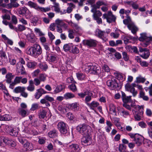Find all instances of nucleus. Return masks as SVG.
<instances>
[{
	"label": "nucleus",
	"instance_id": "1",
	"mask_svg": "<svg viewBox=\"0 0 152 152\" xmlns=\"http://www.w3.org/2000/svg\"><path fill=\"white\" fill-rule=\"evenodd\" d=\"M77 130L82 134L85 135L90 134L92 129L90 126L83 124L78 126L77 127Z\"/></svg>",
	"mask_w": 152,
	"mask_h": 152
},
{
	"label": "nucleus",
	"instance_id": "2",
	"mask_svg": "<svg viewBox=\"0 0 152 152\" xmlns=\"http://www.w3.org/2000/svg\"><path fill=\"white\" fill-rule=\"evenodd\" d=\"M106 83L109 88L111 90H117L120 88L116 80L114 78L108 80Z\"/></svg>",
	"mask_w": 152,
	"mask_h": 152
},
{
	"label": "nucleus",
	"instance_id": "3",
	"mask_svg": "<svg viewBox=\"0 0 152 152\" xmlns=\"http://www.w3.org/2000/svg\"><path fill=\"white\" fill-rule=\"evenodd\" d=\"M82 42L84 46L88 48H91L96 47L98 42L96 40L90 39L83 40V41Z\"/></svg>",
	"mask_w": 152,
	"mask_h": 152
},
{
	"label": "nucleus",
	"instance_id": "4",
	"mask_svg": "<svg viewBox=\"0 0 152 152\" xmlns=\"http://www.w3.org/2000/svg\"><path fill=\"white\" fill-rule=\"evenodd\" d=\"M140 35L138 40L140 41H145L146 42L144 43L142 45L144 47H147L149 44L150 41L152 40V37H148L145 33L141 34Z\"/></svg>",
	"mask_w": 152,
	"mask_h": 152
},
{
	"label": "nucleus",
	"instance_id": "5",
	"mask_svg": "<svg viewBox=\"0 0 152 152\" xmlns=\"http://www.w3.org/2000/svg\"><path fill=\"white\" fill-rule=\"evenodd\" d=\"M27 5L33 8L38 11H40L42 12H46L50 10V9L49 7L44 8L40 7L38 6L37 4L31 1L28 2Z\"/></svg>",
	"mask_w": 152,
	"mask_h": 152
},
{
	"label": "nucleus",
	"instance_id": "6",
	"mask_svg": "<svg viewBox=\"0 0 152 152\" xmlns=\"http://www.w3.org/2000/svg\"><path fill=\"white\" fill-rule=\"evenodd\" d=\"M125 87L126 90L132 93L133 96H135L136 95L137 92L134 88L136 87V84L134 83L131 84L128 83L125 85Z\"/></svg>",
	"mask_w": 152,
	"mask_h": 152
},
{
	"label": "nucleus",
	"instance_id": "7",
	"mask_svg": "<svg viewBox=\"0 0 152 152\" xmlns=\"http://www.w3.org/2000/svg\"><path fill=\"white\" fill-rule=\"evenodd\" d=\"M54 101L53 97L50 96L48 95H46L44 98L40 100V103L43 104H45V107H48L50 105L49 102H52Z\"/></svg>",
	"mask_w": 152,
	"mask_h": 152
},
{
	"label": "nucleus",
	"instance_id": "8",
	"mask_svg": "<svg viewBox=\"0 0 152 152\" xmlns=\"http://www.w3.org/2000/svg\"><path fill=\"white\" fill-rule=\"evenodd\" d=\"M103 18L104 19H106L107 22L109 23L115 21L116 20V17L111 11H109L107 13L104 14Z\"/></svg>",
	"mask_w": 152,
	"mask_h": 152
},
{
	"label": "nucleus",
	"instance_id": "9",
	"mask_svg": "<svg viewBox=\"0 0 152 152\" xmlns=\"http://www.w3.org/2000/svg\"><path fill=\"white\" fill-rule=\"evenodd\" d=\"M82 144L86 146L90 145L92 143V138L90 134L83 135L81 139Z\"/></svg>",
	"mask_w": 152,
	"mask_h": 152
},
{
	"label": "nucleus",
	"instance_id": "10",
	"mask_svg": "<svg viewBox=\"0 0 152 152\" xmlns=\"http://www.w3.org/2000/svg\"><path fill=\"white\" fill-rule=\"evenodd\" d=\"M57 128L62 134H66L67 132L68 127L66 124L63 122H59L57 125Z\"/></svg>",
	"mask_w": 152,
	"mask_h": 152
},
{
	"label": "nucleus",
	"instance_id": "11",
	"mask_svg": "<svg viewBox=\"0 0 152 152\" xmlns=\"http://www.w3.org/2000/svg\"><path fill=\"white\" fill-rule=\"evenodd\" d=\"M144 107L140 108L136 111L134 113V116L135 119L137 121H139L141 119L143 114Z\"/></svg>",
	"mask_w": 152,
	"mask_h": 152
},
{
	"label": "nucleus",
	"instance_id": "12",
	"mask_svg": "<svg viewBox=\"0 0 152 152\" xmlns=\"http://www.w3.org/2000/svg\"><path fill=\"white\" fill-rule=\"evenodd\" d=\"M95 32V35L102 39L103 41L106 42L107 40V39L105 37H104V35L105 33V31H102L97 28L96 29Z\"/></svg>",
	"mask_w": 152,
	"mask_h": 152
},
{
	"label": "nucleus",
	"instance_id": "13",
	"mask_svg": "<svg viewBox=\"0 0 152 152\" xmlns=\"http://www.w3.org/2000/svg\"><path fill=\"white\" fill-rule=\"evenodd\" d=\"M97 68V67L95 65H94L92 64L91 65H89L87 66L86 69L89 72L95 74L98 73V71H99V69Z\"/></svg>",
	"mask_w": 152,
	"mask_h": 152
},
{
	"label": "nucleus",
	"instance_id": "14",
	"mask_svg": "<svg viewBox=\"0 0 152 152\" xmlns=\"http://www.w3.org/2000/svg\"><path fill=\"white\" fill-rule=\"evenodd\" d=\"M144 140V137L138 134L136 135L134 139L133 140L135 144L138 146H140Z\"/></svg>",
	"mask_w": 152,
	"mask_h": 152
},
{
	"label": "nucleus",
	"instance_id": "15",
	"mask_svg": "<svg viewBox=\"0 0 152 152\" xmlns=\"http://www.w3.org/2000/svg\"><path fill=\"white\" fill-rule=\"evenodd\" d=\"M35 57H37L41 54L42 50L41 47L38 44L34 45Z\"/></svg>",
	"mask_w": 152,
	"mask_h": 152
},
{
	"label": "nucleus",
	"instance_id": "16",
	"mask_svg": "<svg viewBox=\"0 0 152 152\" xmlns=\"http://www.w3.org/2000/svg\"><path fill=\"white\" fill-rule=\"evenodd\" d=\"M18 13L20 15H25V16L30 15V12L29 10L26 7H23L19 8Z\"/></svg>",
	"mask_w": 152,
	"mask_h": 152
},
{
	"label": "nucleus",
	"instance_id": "17",
	"mask_svg": "<svg viewBox=\"0 0 152 152\" xmlns=\"http://www.w3.org/2000/svg\"><path fill=\"white\" fill-rule=\"evenodd\" d=\"M37 92L34 94V97L37 99H39L42 94L47 93V91L42 88L38 89L37 90Z\"/></svg>",
	"mask_w": 152,
	"mask_h": 152
},
{
	"label": "nucleus",
	"instance_id": "18",
	"mask_svg": "<svg viewBox=\"0 0 152 152\" xmlns=\"http://www.w3.org/2000/svg\"><path fill=\"white\" fill-rule=\"evenodd\" d=\"M127 27L130 30H131V32L134 34H136L138 30L137 27L134 23L132 22L129 23L127 25Z\"/></svg>",
	"mask_w": 152,
	"mask_h": 152
},
{
	"label": "nucleus",
	"instance_id": "19",
	"mask_svg": "<svg viewBox=\"0 0 152 152\" xmlns=\"http://www.w3.org/2000/svg\"><path fill=\"white\" fill-rule=\"evenodd\" d=\"M79 104L77 102L70 104L68 105V108L73 111H78L79 109Z\"/></svg>",
	"mask_w": 152,
	"mask_h": 152
},
{
	"label": "nucleus",
	"instance_id": "20",
	"mask_svg": "<svg viewBox=\"0 0 152 152\" xmlns=\"http://www.w3.org/2000/svg\"><path fill=\"white\" fill-rule=\"evenodd\" d=\"M55 24L56 26L63 27L65 29L67 28V25L63 21V20L59 19H57L55 20Z\"/></svg>",
	"mask_w": 152,
	"mask_h": 152
},
{
	"label": "nucleus",
	"instance_id": "21",
	"mask_svg": "<svg viewBox=\"0 0 152 152\" xmlns=\"http://www.w3.org/2000/svg\"><path fill=\"white\" fill-rule=\"evenodd\" d=\"M17 0H10V2L8 4L7 7L8 8L12 7H17L19 6V4L16 2Z\"/></svg>",
	"mask_w": 152,
	"mask_h": 152
},
{
	"label": "nucleus",
	"instance_id": "22",
	"mask_svg": "<svg viewBox=\"0 0 152 152\" xmlns=\"http://www.w3.org/2000/svg\"><path fill=\"white\" fill-rule=\"evenodd\" d=\"M121 96L123 101L124 103L130 102L131 100L132 96H126L125 93L122 91L121 92Z\"/></svg>",
	"mask_w": 152,
	"mask_h": 152
},
{
	"label": "nucleus",
	"instance_id": "23",
	"mask_svg": "<svg viewBox=\"0 0 152 152\" xmlns=\"http://www.w3.org/2000/svg\"><path fill=\"white\" fill-rule=\"evenodd\" d=\"M16 70L18 71V70L20 69V72L21 75H24L26 74V72L25 69L23 66L19 63H18L16 64Z\"/></svg>",
	"mask_w": 152,
	"mask_h": 152
},
{
	"label": "nucleus",
	"instance_id": "24",
	"mask_svg": "<svg viewBox=\"0 0 152 152\" xmlns=\"http://www.w3.org/2000/svg\"><path fill=\"white\" fill-rule=\"evenodd\" d=\"M65 86L64 84H61L58 85L55 88L53 93L56 94L61 91L65 88Z\"/></svg>",
	"mask_w": 152,
	"mask_h": 152
},
{
	"label": "nucleus",
	"instance_id": "25",
	"mask_svg": "<svg viewBox=\"0 0 152 152\" xmlns=\"http://www.w3.org/2000/svg\"><path fill=\"white\" fill-rule=\"evenodd\" d=\"M29 85L27 87V89L30 92H32L35 90V86L33 81L31 80L29 81Z\"/></svg>",
	"mask_w": 152,
	"mask_h": 152
},
{
	"label": "nucleus",
	"instance_id": "26",
	"mask_svg": "<svg viewBox=\"0 0 152 152\" xmlns=\"http://www.w3.org/2000/svg\"><path fill=\"white\" fill-rule=\"evenodd\" d=\"M34 53L35 52L34 45L30 48H28L26 51V53L28 54L35 57V55Z\"/></svg>",
	"mask_w": 152,
	"mask_h": 152
},
{
	"label": "nucleus",
	"instance_id": "27",
	"mask_svg": "<svg viewBox=\"0 0 152 152\" xmlns=\"http://www.w3.org/2000/svg\"><path fill=\"white\" fill-rule=\"evenodd\" d=\"M68 148L69 149L74 151L79 150L80 149L79 145L76 143H73L69 145Z\"/></svg>",
	"mask_w": 152,
	"mask_h": 152
},
{
	"label": "nucleus",
	"instance_id": "28",
	"mask_svg": "<svg viewBox=\"0 0 152 152\" xmlns=\"http://www.w3.org/2000/svg\"><path fill=\"white\" fill-rule=\"evenodd\" d=\"M27 40L30 42L34 43L35 42L34 35L32 34H29L26 36Z\"/></svg>",
	"mask_w": 152,
	"mask_h": 152
},
{
	"label": "nucleus",
	"instance_id": "29",
	"mask_svg": "<svg viewBox=\"0 0 152 152\" xmlns=\"http://www.w3.org/2000/svg\"><path fill=\"white\" fill-rule=\"evenodd\" d=\"M134 39V37L130 35L125 36L124 38V41L125 44H127L129 42H131L130 40H133Z\"/></svg>",
	"mask_w": 152,
	"mask_h": 152
},
{
	"label": "nucleus",
	"instance_id": "30",
	"mask_svg": "<svg viewBox=\"0 0 152 152\" xmlns=\"http://www.w3.org/2000/svg\"><path fill=\"white\" fill-rule=\"evenodd\" d=\"M73 48V44L72 43H68L65 44L63 46V49L64 51L67 52L71 51V48Z\"/></svg>",
	"mask_w": 152,
	"mask_h": 152
},
{
	"label": "nucleus",
	"instance_id": "31",
	"mask_svg": "<svg viewBox=\"0 0 152 152\" xmlns=\"http://www.w3.org/2000/svg\"><path fill=\"white\" fill-rule=\"evenodd\" d=\"M110 111L112 114L116 115L115 107L113 104H110L109 105Z\"/></svg>",
	"mask_w": 152,
	"mask_h": 152
},
{
	"label": "nucleus",
	"instance_id": "32",
	"mask_svg": "<svg viewBox=\"0 0 152 152\" xmlns=\"http://www.w3.org/2000/svg\"><path fill=\"white\" fill-rule=\"evenodd\" d=\"M67 5L69 7L67 8L66 11L68 13H70L72 12L73 9L75 7V5L71 3H68Z\"/></svg>",
	"mask_w": 152,
	"mask_h": 152
},
{
	"label": "nucleus",
	"instance_id": "33",
	"mask_svg": "<svg viewBox=\"0 0 152 152\" xmlns=\"http://www.w3.org/2000/svg\"><path fill=\"white\" fill-rule=\"evenodd\" d=\"M49 137L50 138H54L57 136V132L55 129L50 131L48 133Z\"/></svg>",
	"mask_w": 152,
	"mask_h": 152
},
{
	"label": "nucleus",
	"instance_id": "34",
	"mask_svg": "<svg viewBox=\"0 0 152 152\" xmlns=\"http://www.w3.org/2000/svg\"><path fill=\"white\" fill-rule=\"evenodd\" d=\"M6 78L7 79L6 82L10 83L11 82V80L13 78V76L11 73H9L6 75Z\"/></svg>",
	"mask_w": 152,
	"mask_h": 152
},
{
	"label": "nucleus",
	"instance_id": "35",
	"mask_svg": "<svg viewBox=\"0 0 152 152\" xmlns=\"http://www.w3.org/2000/svg\"><path fill=\"white\" fill-rule=\"evenodd\" d=\"M75 97V95L71 93H67L64 95V98L66 99H70Z\"/></svg>",
	"mask_w": 152,
	"mask_h": 152
},
{
	"label": "nucleus",
	"instance_id": "36",
	"mask_svg": "<svg viewBox=\"0 0 152 152\" xmlns=\"http://www.w3.org/2000/svg\"><path fill=\"white\" fill-rule=\"evenodd\" d=\"M25 87H21V86H18L16 87L14 89V91L16 93H21L22 91H23L24 90H25Z\"/></svg>",
	"mask_w": 152,
	"mask_h": 152
},
{
	"label": "nucleus",
	"instance_id": "37",
	"mask_svg": "<svg viewBox=\"0 0 152 152\" xmlns=\"http://www.w3.org/2000/svg\"><path fill=\"white\" fill-rule=\"evenodd\" d=\"M150 54L149 51L148 50H146L144 51L143 53L141 55V56L144 59H146L149 57Z\"/></svg>",
	"mask_w": 152,
	"mask_h": 152
},
{
	"label": "nucleus",
	"instance_id": "38",
	"mask_svg": "<svg viewBox=\"0 0 152 152\" xmlns=\"http://www.w3.org/2000/svg\"><path fill=\"white\" fill-rule=\"evenodd\" d=\"M47 112L44 110H41L39 113V117L42 118L44 119L46 117Z\"/></svg>",
	"mask_w": 152,
	"mask_h": 152
},
{
	"label": "nucleus",
	"instance_id": "39",
	"mask_svg": "<svg viewBox=\"0 0 152 152\" xmlns=\"http://www.w3.org/2000/svg\"><path fill=\"white\" fill-rule=\"evenodd\" d=\"M23 145V147L25 149L26 151L31 150V149H30L29 148L30 143L27 140L25 141V142Z\"/></svg>",
	"mask_w": 152,
	"mask_h": 152
},
{
	"label": "nucleus",
	"instance_id": "40",
	"mask_svg": "<svg viewBox=\"0 0 152 152\" xmlns=\"http://www.w3.org/2000/svg\"><path fill=\"white\" fill-rule=\"evenodd\" d=\"M47 58L49 61L51 62H55L57 60V57L56 56L52 55L48 56Z\"/></svg>",
	"mask_w": 152,
	"mask_h": 152
},
{
	"label": "nucleus",
	"instance_id": "41",
	"mask_svg": "<svg viewBox=\"0 0 152 152\" xmlns=\"http://www.w3.org/2000/svg\"><path fill=\"white\" fill-rule=\"evenodd\" d=\"M92 96L89 95L86 96L85 98V102L88 106L90 104L89 102L91 100Z\"/></svg>",
	"mask_w": 152,
	"mask_h": 152
},
{
	"label": "nucleus",
	"instance_id": "42",
	"mask_svg": "<svg viewBox=\"0 0 152 152\" xmlns=\"http://www.w3.org/2000/svg\"><path fill=\"white\" fill-rule=\"evenodd\" d=\"M139 94L140 97L142 98L143 100L148 101L149 99V98L148 96H145L144 93L142 91H140Z\"/></svg>",
	"mask_w": 152,
	"mask_h": 152
},
{
	"label": "nucleus",
	"instance_id": "43",
	"mask_svg": "<svg viewBox=\"0 0 152 152\" xmlns=\"http://www.w3.org/2000/svg\"><path fill=\"white\" fill-rule=\"evenodd\" d=\"M70 52L72 53L73 54H77L79 53V50L78 48L74 46L73 45V48H71Z\"/></svg>",
	"mask_w": 152,
	"mask_h": 152
},
{
	"label": "nucleus",
	"instance_id": "44",
	"mask_svg": "<svg viewBox=\"0 0 152 152\" xmlns=\"http://www.w3.org/2000/svg\"><path fill=\"white\" fill-rule=\"evenodd\" d=\"M93 13V17L94 18L98 17L101 16L102 15V13L99 10H96Z\"/></svg>",
	"mask_w": 152,
	"mask_h": 152
},
{
	"label": "nucleus",
	"instance_id": "45",
	"mask_svg": "<svg viewBox=\"0 0 152 152\" xmlns=\"http://www.w3.org/2000/svg\"><path fill=\"white\" fill-rule=\"evenodd\" d=\"M83 93V94L85 96H88L89 95H93L92 91L87 89H85V90H84Z\"/></svg>",
	"mask_w": 152,
	"mask_h": 152
},
{
	"label": "nucleus",
	"instance_id": "46",
	"mask_svg": "<svg viewBox=\"0 0 152 152\" xmlns=\"http://www.w3.org/2000/svg\"><path fill=\"white\" fill-rule=\"evenodd\" d=\"M76 76L78 80H83L85 77L84 75L82 73L78 72L76 73Z\"/></svg>",
	"mask_w": 152,
	"mask_h": 152
},
{
	"label": "nucleus",
	"instance_id": "47",
	"mask_svg": "<svg viewBox=\"0 0 152 152\" xmlns=\"http://www.w3.org/2000/svg\"><path fill=\"white\" fill-rule=\"evenodd\" d=\"M99 105V103L98 102L95 101H93L89 104L88 106L90 107H97Z\"/></svg>",
	"mask_w": 152,
	"mask_h": 152
},
{
	"label": "nucleus",
	"instance_id": "48",
	"mask_svg": "<svg viewBox=\"0 0 152 152\" xmlns=\"http://www.w3.org/2000/svg\"><path fill=\"white\" fill-rule=\"evenodd\" d=\"M34 31L36 34H38L39 36H43L45 35V34L43 33L40 30L37 28H35L34 29Z\"/></svg>",
	"mask_w": 152,
	"mask_h": 152
},
{
	"label": "nucleus",
	"instance_id": "49",
	"mask_svg": "<svg viewBox=\"0 0 152 152\" xmlns=\"http://www.w3.org/2000/svg\"><path fill=\"white\" fill-rule=\"evenodd\" d=\"M68 32L69 33L68 37L69 38L72 39L74 38V32L73 29H69Z\"/></svg>",
	"mask_w": 152,
	"mask_h": 152
},
{
	"label": "nucleus",
	"instance_id": "50",
	"mask_svg": "<svg viewBox=\"0 0 152 152\" xmlns=\"http://www.w3.org/2000/svg\"><path fill=\"white\" fill-rule=\"evenodd\" d=\"M145 79L139 76L136 78V82L138 83H143L145 80Z\"/></svg>",
	"mask_w": 152,
	"mask_h": 152
},
{
	"label": "nucleus",
	"instance_id": "51",
	"mask_svg": "<svg viewBox=\"0 0 152 152\" xmlns=\"http://www.w3.org/2000/svg\"><path fill=\"white\" fill-rule=\"evenodd\" d=\"M122 56L123 59L126 61H128L129 59V55L127 53L125 52H122Z\"/></svg>",
	"mask_w": 152,
	"mask_h": 152
},
{
	"label": "nucleus",
	"instance_id": "52",
	"mask_svg": "<svg viewBox=\"0 0 152 152\" xmlns=\"http://www.w3.org/2000/svg\"><path fill=\"white\" fill-rule=\"evenodd\" d=\"M36 64V63L34 62H28L27 64V66L29 68H34Z\"/></svg>",
	"mask_w": 152,
	"mask_h": 152
},
{
	"label": "nucleus",
	"instance_id": "53",
	"mask_svg": "<svg viewBox=\"0 0 152 152\" xmlns=\"http://www.w3.org/2000/svg\"><path fill=\"white\" fill-rule=\"evenodd\" d=\"M71 26L76 30H78L80 29V27L76 23L72 22V21L70 22Z\"/></svg>",
	"mask_w": 152,
	"mask_h": 152
},
{
	"label": "nucleus",
	"instance_id": "54",
	"mask_svg": "<svg viewBox=\"0 0 152 152\" xmlns=\"http://www.w3.org/2000/svg\"><path fill=\"white\" fill-rule=\"evenodd\" d=\"M126 147V146L124 144H120L118 147V150L120 152H124L125 150Z\"/></svg>",
	"mask_w": 152,
	"mask_h": 152
},
{
	"label": "nucleus",
	"instance_id": "55",
	"mask_svg": "<svg viewBox=\"0 0 152 152\" xmlns=\"http://www.w3.org/2000/svg\"><path fill=\"white\" fill-rule=\"evenodd\" d=\"M22 77H15V78L14 81L16 84L20 83L21 82V80Z\"/></svg>",
	"mask_w": 152,
	"mask_h": 152
},
{
	"label": "nucleus",
	"instance_id": "56",
	"mask_svg": "<svg viewBox=\"0 0 152 152\" xmlns=\"http://www.w3.org/2000/svg\"><path fill=\"white\" fill-rule=\"evenodd\" d=\"M19 112L20 114L23 117H25L26 113V110L22 109H20L19 110Z\"/></svg>",
	"mask_w": 152,
	"mask_h": 152
},
{
	"label": "nucleus",
	"instance_id": "57",
	"mask_svg": "<svg viewBox=\"0 0 152 152\" xmlns=\"http://www.w3.org/2000/svg\"><path fill=\"white\" fill-rule=\"evenodd\" d=\"M131 6L135 10L138 9L139 7V5L137 4V1L134 2L133 1Z\"/></svg>",
	"mask_w": 152,
	"mask_h": 152
},
{
	"label": "nucleus",
	"instance_id": "58",
	"mask_svg": "<svg viewBox=\"0 0 152 152\" xmlns=\"http://www.w3.org/2000/svg\"><path fill=\"white\" fill-rule=\"evenodd\" d=\"M26 29V27L20 24L18 25V28H17V31H21L24 30Z\"/></svg>",
	"mask_w": 152,
	"mask_h": 152
},
{
	"label": "nucleus",
	"instance_id": "59",
	"mask_svg": "<svg viewBox=\"0 0 152 152\" xmlns=\"http://www.w3.org/2000/svg\"><path fill=\"white\" fill-rule=\"evenodd\" d=\"M9 132L10 134L12 136H16L17 134L16 131L14 129L11 128L10 130H9Z\"/></svg>",
	"mask_w": 152,
	"mask_h": 152
},
{
	"label": "nucleus",
	"instance_id": "60",
	"mask_svg": "<svg viewBox=\"0 0 152 152\" xmlns=\"http://www.w3.org/2000/svg\"><path fill=\"white\" fill-rule=\"evenodd\" d=\"M121 112L123 116L125 117H126L128 115H129V112L124 110L123 109L121 110Z\"/></svg>",
	"mask_w": 152,
	"mask_h": 152
},
{
	"label": "nucleus",
	"instance_id": "61",
	"mask_svg": "<svg viewBox=\"0 0 152 152\" xmlns=\"http://www.w3.org/2000/svg\"><path fill=\"white\" fill-rule=\"evenodd\" d=\"M39 107V105L37 103L33 104L32 105L31 110L32 111H34L37 109Z\"/></svg>",
	"mask_w": 152,
	"mask_h": 152
},
{
	"label": "nucleus",
	"instance_id": "62",
	"mask_svg": "<svg viewBox=\"0 0 152 152\" xmlns=\"http://www.w3.org/2000/svg\"><path fill=\"white\" fill-rule=\"evenodd\" d=\"M45 137H40L39 138L38 142L40 144H43L45 143Z\"/></svg>",
	"mask_w": 152,
	"mask_h": 152
},
{
	"label": "nucleus",
	"instance_id": "63",
	"mask_svg": "<svg viewBox=\"0 0 152 152\" xmlns=\"http://www.w3.org/2000/svg\"><path fill=\"white\" fill-rule=\"evenodd\" d=\"M70 89L72 91L75 92L77 90V88L75 84H72L69 86Z\"/></svg>",
	"mask_w": 152,
	"mask_h": 152
},
{
	"label": "nucleus",
	"instance_id": "64",
	"mask_svg": "<svg viewBox=\"0 0 152 152\" xmlns=\"http://www.w3.org/2000/svg\"><path fill=\"white\" fill-rule=\"evenodd\" d=\"M75 18L76 20L78 21L83 18V17L79 14L77 13L75 15Z\"/></svg>",
	"mask_w": 152,
	"mask_h": 152
}]
</instances>
